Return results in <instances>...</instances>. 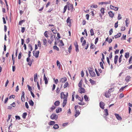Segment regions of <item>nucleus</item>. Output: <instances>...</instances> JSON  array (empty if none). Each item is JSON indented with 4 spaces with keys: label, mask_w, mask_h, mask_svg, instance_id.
Returning <instances> with one entry per match:
<instances>
[{
    "label": "nucleus",
    "mask_w": 132,
    "mask_h": 132,
    "mask_svg": "<svg viewBox=\"0 0 132 132\" xmlns=\"http://www.w3.org/2000/svg\"><path fill=\"white\" fill-rule=\"evenodd\" d=\"M90 68L91 69V70L90 69L89 70V72L90 76L92 77H95L96 75L95 72L93 71V69L91 68Z\"/></svg>",
    "instance_id": "nucleus-1"
},
{
    "label": "nucleus",
    "mask_w": 132,
    "mask_h": 132,
    "mask_svg": "<svg viewBox=\"0 0 132 132\" xmlns=\"http://www.w3.org/2000/svg\"><path fill=\"white\" fill-rule=\"evenodd\" d=\"M58 116L56 113H53L50 116L51 118L52 119L57 120L58 118Z\"/></svg>",
    "instance_id": "nucleus-2"
},
{
    "label": "nucleus",
    "mask_w": 132,
    "mask_h": 132,
    "mask_svg": "<svg viewBox=\"0 0 132 132\" xmlns=\"http://www.w3.org/2000/svg\"><path fill=\"white\" fill-rule=\"evenodd\" d=\"M66 94L67 95H65L64 94L63 92H62L61 93V99L63 98L64 100V97L67 98V96H68V93H67Z\"/></svg>",
    "instance_id": "nucleus-3"
},
{
    "label": "nucleus",
    "mask_w": 132,
    "mask_h": 132,
    "mask_svg": "<svg viewBox=\"0 0 132 132\" xmlns=\"http://www.w3.org/2000/svg\"><path fill=\"white\" fill-rule=\"evenodd\" d=\"M112 89L111 88L107 92H106L105 93V96L107 98H109L110 97V96L111 95V92L110 91V90Z\"/></svg>",
    "instance_id": "nucleus-4"
},
{
    "label": "nucleus",
    "mask_w": 132,
    "mask_h": 132,
    "mask_svg": "<svg viewBox=\"0 0 132 132\" xmlns=\"http://www.w3.org/2000/svg\"><path fill=\"white\" fill-rule=\"evenodd\" d=\"M74 45L75 47V50L76 52L77 53L78 52H79V46L77 42H76V43H74Z\"/></svg>",
    "instance_id": "nucleus-5"
},
{
    "label": "nucleus",
    "mask_w": 132,
    "mask_h": 132,
    "mask_svg": "<svg viewBox=\"0 0 132 132\" xmlns=\"http://www.w3.org/2000/svg\"><path fill=\"white\" fill-rule=\"evenodd\" d=\"M35 52H36V51H33V55L35 56L36 58H37L38 56L39 53V51H38L36 53H35Z\"/></svg>",
    "instance_id": "nucleus-6"
},
{
    "label": "nucleus",
    "mask_w": 132,
    "mask_h": 132,
    "mask_svg": "<svg viewBox=\"0 0 132 132\" xmlns=\"http://www.w3.org/2000/svg\"><path fill=\"white\" fill-rule=\"evenodd\" d=\"M68 7V10H70L71 12H72L75 10V9L73 8V5L72 4H71Z\"/></svg>",
    "instance_id": "nucleus-7"
},
{
    "label": "nucleus",
    "mask_w": 132,
    "mask_h": 132,
    "mask_svg": "<svg viewBox=\"0 0 132 132\" xmlns=\"http://www.w3.org/2000/svg\"><path fill=\"white\" fill-rule=\"evenodd\" d=\"M78 91L81 94H82L83 93H84L85 92V89L82 87H80V88L79 89Z\"/></svg>",
    "instance_id": "nucleus-8"
},
{
    "label": "nucleus",
    "mask_w": 132,
    "mask_h": 132,
    "mask_svg": "<svg viewBox=\"0 0 132 132\" xmlns=\"http://www.w3.org/2000/svg\"><path fill=\"white\" fill-rule=\"evenodd\" d=\"M99 104L100 107L102 109H104V106L105 105L104 103L102 101H101L100 103Z\"/></svg>",
    "instance_id": "nucleus-9"
},
{
    "label": "nucleus",
    "mask_w": 132,
    "mask_h": 132,
    "mask_svg": "<svg viewBox=\"0 0 132 132\" xmlns=\"http://www.w3.org/2000/svg\"><path fill=\"white\" fill-rule=\"evenodd\" d=\"M27 61L28 62V64L30 66L31 65L32 62L31 60H30V57H27Z\"/></svg>",
    "instance_id": "nucleus-10"
},
{
    "label": "nucleus",
    "mask_w": 132,
    "mask_h": 132,
    "mask_svg": "<svg viewBox=\"0 0 132 132\" xmlns=\"http://www.w3.org/2000/svg\"><path fill=\"white\" fill-rule=\"evenodd\" d=\"M24 91H22V95L21 96V99L22 101L23 102H24L25 101L24 98Z\"/></svg>",
    "instance_id": "nucleus-11"
},
{
    "label": "nucleus",
    "mask_w": 132,
    "mask_h": 132,
    "mask_svg": "<svg viewBox=\"0 0 132 132\" xmlns=\"http://www.w3.org/2000/svg\"><path fill=\"white\" fill-rule=\"evenodd\" d=\"M110 8L111 9L115 11H117L118 9V7H114L111 5H110Z\"/></svg>",
    "instance_id": "nucleus-12"
},
{
    "label": "nucleus",
    "mask_w": 132,
    "mask_h": 132,
    "mask_svg": "<svg viewBox=\"0 0 132 132\" xmlns=\"http://www.w3.org/2000/svg\"><path fill=\"white\" fill-rule=\"evenodd\" d=\"M108 14L109 15V16L111 18H112L113 17L114 15V13H113L111 11H110L108 13Z\"/></svg>",
    "instance_id": "nucleus-13"
},
{
    "label": "nucleus",
    "mask_w": 132,
    "mask_h": 132,
    "mask_svg": "<svg viewBox=\"0 0 132 132\" xmlns=\"http://www.w3.org/2000/svg\"><path fill=\"white\" fill-rule=\"evenodd\" d=\"M67 80V78L65 77L63 78H61L60 79V82L62 83H64Z\"/></svg>",
    "instance_id": "nucleus-14"
},
{
    "label": "nucleus",
    "mask_w": 132,
    "mask_h": 132,
    "mask_svg": "<svg viewBox=\"0 0 132 132\" xmlns=\"http://www.w3.org/2000/svg\"><path fill=\"white\" fill-rule=\"evenodd\" d=\"M44 80L45 81V84H47L48 83V80L47 77L45 76V73L44 75Z\"/></svg>",
    "instance_id": "nucleus-15"
},
{
    "label": "nucleus",
    "mask_w": 132,
    "mask_h": 132,
    "mask_svg": "<svg viewBox=\"0 0 132 132\" xmlns=\"http://www.w3.org/2000/svg\"><path fill=\"white\" fill-rule=\"evenodd\" d=\"M67 101V98H65L64 97V99L63 100L62 106L63 107H64Z\"/></svg>",
    "instance_id": "nucleus-16"
},
{
    "label": "nucleus",
    "mask_w": 132,
    "mask_h": 132,
    "mask_svg": "<svg viewBox=\"0 0 132 132\" xmlns=\"http://www.w3.org/2000/svg\"><path fill=\"white\" fill-rule=\"evenodd\" d=\"M114 115L116 118L118 120H120L122 119V118L117 113H115Z\"/></svg>",
    "instance_id": "nucleus-17"
},
{
    "label": "nucleus",
    "mask_w": 132,
    "mask_h": 132,
    "mask_svg": "<svg viewBox=\"0 0 132 132\" xmlns=\"http://www.w3.org/2000/svg\"><path fill=\"white\" fill-rule=\"evenodd\" d=\"M118 57V56L117 55H116L115 56L114 59V63L115 64H116L117 63Z\"/></svg>",
    "instance_id": "nucleus-18"
},
{
    "label": "nucleus",
    "mask_w": 132,
    "mask_h": 132,
    "mask_svg": "<svg viewBox=\"0 0 132 132\" xmlns=\"http://www.w3.org/2000/svg\"><path fill=\"white\" fill-rule=\"evenodd\" d=\"M75 110L76 112L75 116L76 118L80 114V112L79 110Z\"/></svg>",
    "instance_id": "nucleus-19"
},
{
    "label": "nucleus",
    "mask_w": 132,
    "mask_h": 132,
    "mask_svg": "<svg viewBox=\"0 0 132 132\" xmlns=\"http://www.w3.org/2000/svg\"><path fill=\"white\" fill-rule=\"evenodd\" d=\"M131 78V77L129 76H127L125 80L127 82H128L130 81L129 79Z\"/></svg>",
    "instance_id": "nucleus-20"
},
{
    "label": "nucleus",
    "mask_w": 132,
    "mask_h": 132,
    "mask_svg": "<svg viewBox=\"0 0 132 132\" xmlns=\"http://www.w3.org/2000/svg\"><path fill=\"white\" fill-rule=\"evenodd\" d=\"M60 104V102L59 101H56L54 103V104L56 106H59Z\"/></svg>",
    "instance_id": "nucleus-21"
},
{
    "label": "nucleus",
    "mask_w": 132,
    "mask_h": 132,
    "mask_svg": "<svg viewBox=\"0 0 132 132\" xmlns=\"http://www.w3.org/2000/svg\"><path fill=\"white\" fill-rule=\"evenodd\" d=\"M121 34L119 32L117 34V35L114 36V37L115 38H117L118 37H120L121 36Z\"/></svg>",
    "instance_id": "nucleus-22"
},
{
    "label": "nucleus",
    "mask_w": 132,
    "mask_h": 132,
    "mask_svg": "<svg viewBox=\"0 0 132 132\" xmlns=\"http://www.w3.org/2000/svg\"><path fill=\"white\" fill-rule=\"evenodd\" d=\"M104 115L105 116H107L109 114L108 113V110L107 109H105L104 110Z\"/></svg>",
    "instance_id": "nucleus-23"
},
{
    "label": "nucleus",
    "mask_w": 132,
    "mask_h": 132,
    "mask_svg": "<svg viewBox=\"0 0 132 132\" xmlns=\"http://www.w3.org/2000/svg\"><path fill=\"white\" fill-rule=\"evenodd\" d=\"M62 111V109L61 108H59L56 109V113H58L61 112Z\"/></svg>",
    "instance_id": "nucleus-24"
},
{
    "label": "nucleus",
    "mask_w": 132,
    "mask_h": 132,
    "mask_svg": "<svg viewBox=\"0 0 132 132\" xmlns=\"http://www.w3.org/2000/svg\"><path fill=\"white\" fill-rule=\"evenodd\" d=\"M59 128V126L57 124H55L54 125L53 128L55 129H57Z\"/></svg>",
    "instance_id": "nucleus-25"
},
{
    "label": "nucleus",
    "mask_w": 132,
    "mask_h": 132,
    "mask_svg": "<svg viewBox=\"0 0 132 132\" xmlns=\"http://www.w3.org/2000/svg\"><path fill=\"white\" fill-rule=\"evenodd\" d=\"M125 56L126 58L128 59L129 56V52H127L125 53Z\"/></svg>",
    "instance_id": "nucleus-26"
},
{
    "label": "nucleus",
    "mask_w": 132,
    "mask_h": 132,
    "mask_svg": "<svg viewBox=\"0 0 132 132\" xmlns=\"http://www.w3.org/2000/svg\"><path fill=\"white\" fill-rule=\"evenodd\" d=\"M29 104L31 106H33L34 105V103L33 102V101L32 100H30L29 101Z\"/></svg>",
    "instance_id": "nucleus-27"
},
{
    "label": "nucleus",
    "mask_w": 132,
    "mask_h": 132,
    "mask_svg": "<svg viewBox=\"0 0 132 132\" xmlns=\"http://www.w3.org/2000/svg\"><path fill=\"white\" fill-rule=\"evenodd\" d=\"M28 47L30 50L29 51H32V47L31 45L29 44L28 45Z\"/></svg>",
    "instance_id": "nucleus-28"
},
{
    "label": "nucleus",
    "mask_w": 132,
    "mask_h": 132,
    "mask_svg": "<svg viewBox=\"0 0 132 132\" xmlns=\"http://www.w3.org/2000/svg\"><path fill=\"white\" fill-rule=\"evenodd\" d=\"M55 123V122L53 121H51L48 123V124L50 125H53Z\"/></svg>",
    "instance_id": "nucleus-29"
},
{
    "label": "nucleus",
    "mask_w": 132,
    "mask_h": 132,
    "mask_svg": "<svg viewBox=\"0 0 132 132\" xmlns=\"http://www.w3.org/2000/svg\"><path fill=\"white\" fill-rule=\"evenodd\" d=\"M84 98L85 100L86 101H88L89 100V99L88 97L87 96V95H85L84 96Z\"/></svg>",
    "instance_id": "nucleus-30"
},
{
    "label": "nucleus",
    "mask_w": 132,
    "mask_h": 132,
    "mask_svg": "<svg viewBox=\"0 0 132 132\" xmlns=\"http://www.w3.org/2000/svg\"><path fill=\"white\" fill-rule=\"evenodd\" d=\"M102 58H101V60L102 62L104 63V55L103 53H102Z\"/></svg>",
    "instance_id": "nucleus-31"
},
{
    "label": "nucleus",
    "mask_w": 132,
    "mask_h": 132,
    "mask_svg": "<svg viewBox=\"0 0 132 132\" xmlns=\"http://www.w3.org/2000/svg\"><path fill=\"white\" fill-rule=\"evenodd\" d=\"M111 3V0H109V1L107 2H103V4H105V5L107 4H110Z\"/></svg>",
    "instance_id": "nucleus-32"
},
{
    "label": "nucleus",
    "mask_w": 132,
    "mask_h": 132,
    "mask_svg": "<svg viewBox=\"0 0 132 132\" xmlns=\"http://www.w3.org/2000/svg\"><path fill=\"white\" fill-rule=\"evenodd\" d=\"M27 86L28 89V90L30 91V92L32 91V89L31 87H30L29 85H27Z\"/></svg>",
    "instance_id": "nucleus-33"
},
{
    "label": "nucleus",
    "mask_w": 132,
    "mask_h": 132,
    "mask_svg": "<svg viewBox=\"0 0 132 132\" xmlns=\"http://www.w3.org/2000/svg\"><path fill=\"white\" fill-rule=\"evenodd\" d=\"M55 36L54 35H52L51 37V39L52 41H53L55 37Z\"/></svg>",
    "instance_id": "nucleus-34"
},
{
    "label": "nucleus",
    "mask_w": 132,
    "mask_h": 132,
    "mask_svg": "<svg viewBox=\"0 0 132 132\" xmlns=\"http://www.w3.org/2000/svg\"><path fill=\"white\" fill-rule=\"evenodd\" d=\"M27 114L26 112L22 114V118L23 119H25L26 118V116L27 115Z\"/></svg>",
    "instance_id": "nucleus-35"
},
{
    "label": "nucleus",
    "mask_w": 132,
    "mask_h": 132,
    "mask_svg": "<svg viewBox=\"0 0 132 132\" xmlns=\"http://www.w3.org/2000/svg\"><path fill=\"white\" fill-rule=\"evenodd\" d=\"M122 54H121L120 57L119 58V63H120L122 60Z\"/></svg>",
    "instance_id": "nucleus-36"
},
{
    "label": "nucleus",
    "mask_w": 132,
    "mask_h": 132,
    "mask_svg": "<svg viewBox=\"0 0 132 132\" xmlns=\"http://www.w3.org/2000/svg\"><path fill=\"white\" fill-rule=\"evenodd\" d=\"M100 11L101 13L102 14V15H103L104 13V8H102L101 9Z\"/></svg>",
    "instance_id": "nucleus-37"
},
{
    "label": "nucleus",
    "mask_w": 132,
    "mask_h": 132,
    "mask_svg": "<svg viewBox=\"0 0 132 132\" xmlns=\"http://www.w3.org/2000/svg\"><path fill=\"white\" fill-rule=\"evenodd\" d=\"M68 51L69 53L71 52V50L72 49V47L71 46V45L68 48Z\"/></svg>",
    "instance_id": "nucleus-38"
},
{
    "label": "nucleus",
    "mask_w": 132,
    "mask_h": 132,
    "mask_svg": "<svg viewBox=\"0 0 132 132\" xmlns=\"http://www.w3.org/2000/svg\"><path fill=\"white\" fill-rule=\"evenodd\" d=\"M67 5H66L64 6V10H63V13H65V12L66 11V10L67 9Z\"/></svg>",
    "instance_id": "nucleus-39"
},
{
    "label": "nucleus",
    "mask_w": 132,
    "mask_h": 132,
    "mask_svg": "<svg viewBox=\"0 0 132 132\" xmlns=\"http://www.w3.org/2000/svg\"><path fill=\"white\" fill-rule=\"evenodd\" d=\"M90 35L92 36L94 34V33L93 32V30L92 29H91L90 30Z\"/></svg>",
    "instance_id": "nucleus-40"
},
{
    "label": "nucleus",
    "mask_w": 132,
    "mask_h": 132,
    "mask_svg": "<svg viewBox=\"0 0 132 132\" xmlns=\"http://www.w3.org/2000/svg\"><path fill=\"white\" fill-rule=\"evenodd\" d=\"M43 44L44 45H46V43H47V40L46 39V38H45L43 40Z\"/></svg>",
    "instance_id": "nucleus-41"
},
{
    "label": "nucleus",
    "mask_w": 132,
    "mask_h": 132,
    "mask_svg": "<svg viewBox=\"0 0 132 132\" xmlns=\"http://www.w3.org/2000/svg\"><path fill=\"white\" fill-rule=\"evenodd\" d=\"M89 81H90V83L92 84H94L95 83V81L94 80H92L91 79H89Z\"/></svg>",
    "instance_id": "nucleus-42"
},
{
    "label": "nucleus",
    "mask_w": 132,
    "mask_h": 132,
    "mask_svg": "<svg viewBox=\"0 0 132 132\" xmlns=\"http://www.w3.org/2000/svg\"><path fill=\"white\" fill-rule=\"evenodd\" d=\"M69 85V84L68 83V82H66L64 85V86H63V87L64 88H66V87H67L68 86V85Z\"/></svg>",
    "instance_id": "nucleus-43"
},
{
    "label": "nucleus",
    "mask_w": 132,
    "mask_h": 132,
    "mask_svg": "<svg viewBox=\"0 0 132 132\" xmlns=\"http://www.w3.org/2000/svg\"><path fill=\"white\" fill-rule=\"evenodd\" d=\"M53 48L54 50H55L57 51H59V48L56 45L54 46Z\"/></svg>",
    "instance_id": "nucleus-44"
},
{
    "label": "nucleus",
    "mask_w": 132,
    "mask_h": 132,
    "mask_svg": "<svg viewBox=\"0 0 132 132\" xmlns=\"http://www.w3.org/2000/svg\"><path fill=\"white\" fill-rule=\"evenodd\" d=\"M25 21L24 20H23L20 21L19 22V24L20 25H21L23 22H25Z\"/></svg>",
    "instance_id": "nucleus-45"
},
{
    "label": "nucleus",
    "mask_w": 132,
    "mask_h": 132,
    "mask_svg": "<svg viewBox=\"0 0 132 132\" xmlns=\"http://www.w3.org/2000/svg\"><path fill=\"white\" fill-rule=\"evenodd\" d=\"M14 55V53H13L12 55V61H13V65H14V58H13Z\"/></svg>",
    "instance_id": "nucleus-46"
},
{
    "label": "nucleus",
    "mask_w": 132,
    "mask_h": 132,
    "mask_svg": "<svg viewBox=\"0 0 132 132\" xmlns=\"http://www.w3.org/2000/svg\"><path fill=\"white\" fill-rule=\"evenodd\" d=\"M48 32V31H46L44 33V35L45 36V37L47 38L48 37V35L47 34V33Z\"/></svg>",
    "instance_id": "nucleus-47"
},
{
    "label": "nucleus",
    "mask_w": 132,
    "mask_h": 132,
    "mask_svg": "<svg viewBox=\"0 0 132 132\" xmlns=\"http://www.w3.org/2000/svg\"><path fill=\"white\" fill-rule=\"evenodd\" d=\"M126 35H123V36L121 38V40H126Z\"/></svg>",
    "instance_id": "nucleus-48"
},
{
    "label": "nucleus",
    "mask_w": 132,
    "mask_h": 132,
    "mask_svg": "<svg viewBox=\"0 0 132 132\" xmlns=\"http://www.w3.org/2000/svg\"><path fill=\"white\" fill-rule=\"evenodd\" d=\"M67 22V23H71V21L70 20V18L69 17H68L66 21Z\"/></svg>",
    "instance_id": "nucleus-49"
},
{
    "label": "nucleus",
    "mask_w": 132,
    "mask_h": 132,
    "mask_svg": "<svg viewBox=\"0 0 132 132\" xmlns=\"http://www.w3.org/2000/svg\"><path fill=\"white\" fill-rule=\"evenodd\" d=\"M52 30L54 34H56L57 33V30L56 29L55 30L54 29H52Z\"/></svg>",
    "instance_id": "nucleus-50"
},
{
    "label": "nucleus",
    "mask_w": 132,
    "mask_h": 132,
    "mask_svg": "<svg viewBox=\"0 0 132 132\" xmlns=\"http://www.w3.org/2000/svg\"><path fill=\"white\" fill-rule=\"evenodd\" d=\"M98 7L96 5H93L90 6V7L92 8H97Z\"/></svg>",
    "instance_id": "nucleus-51"
},
{
    "label": "nucleus",
    "mask_w": 132,
    "mask_h": 132,
    "mask_svg": "<svg viewBox=\"0 0 132 132\" xmlns=\"http://www.w3.org/2000/svg\"><path fill=\"white\" fill-rule=\"evenodd\" d=\"M21 54L22 53L21 52H20L19 53L18 56V58L19 59H21Z\"/></svg>",
    "instance_id": "nucleus-52"
},
{
    "label": "nucleus",
    "mask_w": 132,
    "mask_h": 132,
    "mask_svg": "<svg viewBox=\"0 0 132 132\" xmlns=\"http://www.w3.org/2000/svg\"><path fill=\"white\" fill-rule=\"evenodd\" d=\"M30 42V39L29 38H28L26 40V43L28 44Z\"/></svg>",
    "instance_id": "nucleus-53"
},
{
    "label": "nucleus",
    "mask_w": 132,
    "mask_h": 132,
    "mask_svg": "<svg viewBox=\"0 0 132 132\" xmlns=\"http://www.w3.org/2000/svg\"><path fill=\"white\" fill-rule=\"evenodd\" d=\"M53 79L54 81V82L56 84H57L58 82V80L57 79H55V78H54Z\"/></svg>",
    "instance_id": "nucleus-54"
},
{
    "label": "nucleus",
    "mask_w": 132,
    "mask_h": 132,
    "mask_svg": "<svg viewBox=\"0 0 132 132\" xmlns=\"http://www.w3.org/2000/svg\"><path fill=\"white\" fill-rule=\"evenodd\" d=\"M100 64L101 67L102 69H104V68L103 65V63L102 62H100Z\"/></svg>",
    "instance_id": "nucleus-55"
},
{
    "label": "nucleus",
    "mask_w": 132,
    "mask_h": 132,
    "mask_svg": "<svg viewBox=\"0 0 132 132\" xmlns=\"http://www.w3.org/2000/svg\"><path fill=\"white\" fill-rule=\"evenodd\" d=\"M15 97V96L14 95H12L10 96L9 97V99H11V98H14Z\"/></svg>",
    "instance_id": "nucleus-56"
},
{
    "label": "nucleus",
    "mask_w": 132,
    "mask_h": 132,
    "mask_svg": "<svg viewBox=\"0 0 132 132\" xmlns=\"http://www.w3.org/2000/svg\"><path fill=\"white\" fill-rule=\"evenodd\" d=\"M15 118L16 120H19L20 119V117L18 116H15Z\"/></svg>",
    "instance_id": "nucleus-57"
},
{
    "label": "nucleus",
    "mask_w": 132,
    "mask_h": 132,
    "mask_svg": "<svg viewBox=\"0 0 132 132\" xmlns=\"http://www.w3.org/2000/svg\"><path fill=\"white\" fill-rule=\"evenodd\" d=\"M122 17L121 16V15L120 14H118V20H120L121 19Z\"/></svg>",
    "instance_id": "nucleus-58"
},
{
    "label": "nucleus",
    "mask_w": 132,
    "mask_h": 132,
    "mask_svg": "<svg viewBox=\"0 0 132 132\" xmlns=\"http://www.w3.org/2000/svg\"><path fill=\"white\" fill-rule=\"evenodd\" d=\"M38 47L41 48V44L40 42L39 41H38Z\"/></svg>",
    "instance_id": "nucleus-59"
},
{
    "label": "nucleus",
    "mask_w": 132,
    "mask_h": 132,
    "mask_svg": "<svg viewBox=\"0 0 132 132\" xmlns=\"http://www.w3.org/2000/svg\"><path fill=\"white\" fill-rule=\"evenodd\" d=\"M25 30V28L24 27H22L21 28V32L22 33H23Z\"/></svg>",
    "instance_id": "nucleus-60"
},
{
    "label": "nucleus",
    "mask_w": 132,
    "mask_h": 132,
    "mask_svg": "<svg viewBox=\"0 0 132 132\" xmlns=\"http://www.w3.org/2000/svg\"><path fill=\"white\" fill-rule=\"evenodd\" d=\"M125 29H126V28H125V26H124V27L122 26V27H121V31H124L125 30Z\"/></svg>",
    "instance_id": "nucleus-61"
},
{
    "label": "nucleus",
    "mask_w": 132,
    "mask_h": 132,
    "mask_svg": "<svg viewBox=\"0 0 132 132\" xmlns=\"http://www.w3.org/2000/svg\"><path fill=\"white\" fill-rule=\"evenodd\" d=\"M109 34L110 35H111L112 34V33L113 32V29L111 28L109 31Z\"/></svg>",
    "instance_id": "nucleus-62"
},
{
    "label": "nucleus",
    "mask_w": 132,
    "mask_h": 132,
    "mask_svg": "<svg viewBox=\"0 0 132 132\" xmlns=\"http://www.w3.org/2000/svg\"><path fill=\"white\" fill-rule=\"evenodd\" d=\"M118 21H117L115 23L114 27L116 28H117L118 27Z\"/></svg>",
    "instance_id": "nucleus-63"
},
{
    "label": "nucleus",
    "mask_w": 132,
    "mask_h": 132,
    "mask_svg": "<svg viewBox=\"0 0 132 132\" xmlns=\"http://www.w3.org/2000/svg\"><path fill=\"white\" fill-rule=\"evenodd\" d=\"M86 40H84L82 42V45L83 46H84L86 43Z\"/></svg>",
    "instance_id": "nucleus-64"
}]
</instances>
